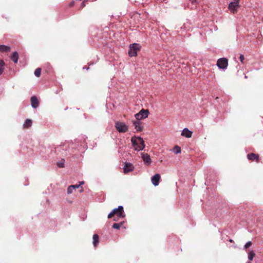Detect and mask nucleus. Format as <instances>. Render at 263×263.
Instances as JSON below:
<instances>
[{
  "label": "nucleus",
  "mask_w": 263,
  "mask_h": 263,
  "mask_svg": "<svg viewBox=\"0 0 263 263\" xmlns=\"http://www.w3.org/2000/svg\"><path fill=\"white\" fill-rule=\"evenodd\" d=\"M0 51L8 52L10 51V48L5 45H0Z\"/></svg>",
  "instance_id": "obj_18"
},
{
  "label": "nucleus",
  "mask_w": 263,
  "mask_h": 263,
  "mask_svg": "<svg viewBox=\"0 0 263 263\" xmlns=\"http://www.w3.org/2000/svg\"><path fill=\"white\" fill-rule=\"evenodd\" d=\"M32 125V121L30 119H27L26 120V121H25L24 124H23V127L24 128H28L29 127H30Z\"/></svg>",
  "instance_id": "obj_15"
},
{
  "label": "nucleus",
  "mask_w": 263,
  "mask_h": 263,
  "mask_svg": "<svg viewBox=\"0 0 263 263\" xmlns=\"http://www.w3.org/2000/svg\"><path fill=\"white\" fill-rule=\"evenodd\" d=\"M255 256V253L254 251H251L248 254V259L250 260H252Z\"/></svg>",
  "instance_id": "obj_19"
},
{
  "label": "nucleus",
  "mask_w": 263,
  "mask_h": 263,
  "mask_svg": "<svg viewBox=\"0 0 263 263\" xmlns=\"http://www.w3.org/2000/svg\"><path fill=\"white\" fill-rule=\"evenodd\" d=\"M31 106L33 108H36L39 106V102L37 98L35 96H33L31 98Z\"/></svg>",
  "instance_id": "obj_13"
},
{
  "label": "nucleus",
  "mask_w": 263,
  "mask_h": 263,
  "mask_svg": "<svg viewBox=\"0 0 263 263\" xmlns=\"http://www.w3.org/2000/svg\"><path fill=\"white\" fill-rule=\"evenodd\" d=\"M217 66L221 69H227L228 66V61L227 59L222 58L218 59L217 62Z\"/></svg>",
  "instance_id": "obj_6"
},
{
  "label": "nucleus",
  "mask_w": 263,
  "mask_h": 263,
  "mask_svg": "<svg viewBox=\"0 0 263 263\" xmlns=\"http://www.w3.org/2000/svg\"><path fill=\"white\" fill-rule=\"evenodd\" d=\"M230 242H232V240L230 239Z\"/></svg>",
  "instance_id": "obj_34"
},
{
  "label": "nucleus",
  "mask_w": 263,
  "mask_h": 263,
  "mask_svg": "<svg viewBox=\"0 0 263 263\" xmlns=\"http://www.w3.org/2000/svg\"><path fill=\"white\" fill-rule=\"evenodd\" d=\"M120 224H121V227L122 226V224H123V222H121L120 223H119Z\"/></svg>",
  "instance_id": "obj_31"
},
{
  "label": "nucleus",
  "mask_w": 263,
  "mask_h": 263,
  "mask_svg": "<svg viewBox=\"0 0 263 263\" xmlns=\"http://www.w3.org/2000/svg\"><path fill=\"white\" fill-rule=\"evenodd\" d=\"M140 49V45L138 44L134 43L129 46L128 54L130 57H134L137 55V52Z\"/></svg>",
  "instance_id": "obj_4"
},
{
  "label": "nucleus",
  "mask_w": 263,
  "mask_h": 263,
  "mask_svg": "<svg viewBox=\"0 0 263 263\" xmlns=\"http://www.w3.org/2000/svg\"><path fill=\"white\" fill-rule=\"evenodd\" d=\"M149 111L147 109H142L138 113L135 115L136 119L139 121L147 118L148 116Z\"/></svg>",
  "instance_id": "obj_7"
},
{
  "label": "nucleus",
  "mask_w": 263,
  "mask_h": 263,
  "mask_svg": "<svg viewBox=\"0 0 263 263\" xmlns=\"http://www.w3.org/2000/svg\"><path fill=\"white\" fill-rule=\"evenodd\" d=\"M99 243V236L97 234H94L93 236V244L94 247H96Z\"/></svg>",
  "instance_id": "obj_14"
},
{
  "label": "nucleus",
  "mask_w": 263,
  "mask_h": 263,
  "mask_svg": "<svg viewBox=\"0 0 263 263\" xmlns=\"http://www.w3.org/2000/svg\"><path fill=\"white\" fill-rule=\"evenodd\" d=\"M246 263H251V262L250 261H247Z\"/></svg>",
  "instance_id": "obj_32"
},
{
  "label": "nucleus",
  "mask_w": 263,
  "mask_h": 263,
  "mask_svg": "<svg viewBox=\"0 0 263 263\" xmlns=\"http://www.w3.org/2000/svg\"><path fill=\"white\" fill-rule=\"evenodd\" d=\"M83 184H84V182H83V181H82V182H81L80 183V184H80V185H81Z\"/></svg>",
  "instance_id": "obj_30"
},
{
  "label": "nucleus",
  "mask_w": 263,
  "mask_h": 263,
  "mask_svg": "<svg viewBox=\"0 0 263 263\" xmlns=\"http://www.w3.org/2000/svg\"><path fill=\"white\" fill-rule=\"evenodd\" d=\"M87 1H88V0H85L83 2H82V4H81V6L82 8H83V7H85V2Z\"/></svg>",
  "instance_id": "obj_29"
},
{
  "label": "nucleus",
  "mask_w": 263,
  "mask_h": 263,
  "mask_svg": "<svg viewBox=\"0 0 263 263\" xmlns=\"http://www.w3.org/2000/svg\"><path fill=\"white\" fill-rule=\"evenodd\" d=\"M131 142L135 151H140L145 147L144 141L140 137H133L131 138Z\"/></svg>",
  "instance_id": "obj_1"
},
{
  "label": "nucleus",
  "mask_w": 263,
  "mask_h": 263,
  "mask_svg": "<svg viewBox=\"0 0 263 263\" xmlns=\"http://www.w3.org/2000/svg\"><path fill=\"white\" fill-rule=\"evenodd\" d=\"M239 6V0H234L229 4L228 8L231 13H235L237 12Z\"/></svg>",
  "instance_id": "obj_5"
},
{
  "label": "nucleus",
  "mask_w": 263,
  "mask_h": 263,
  "mask_svg": "<svg viewBox=\"0 0 263 263\" xmlns=\"http://www.w3.org/2000/svg\"><path fill=\"white\" fill-rule=\"evenodd\" d=\"M112 227L114 229H119L121 227V224H120L119 223H115L112 225Z\"/></svg>",
  "instance_id": "obj_23"
},
{
  "label": "nucleus",
  "mask_w": 263,
  "mask_h": 263,
  "mask_svg": "<svg viewBox=\"0 0 263 263\" xmlns=\"http://www.w3.org/2000/svg\"><path fill=\"white\" fill-rule=\"evenodd\" d=\"M114 215H116L118 218H123L125 216L123 213V207L121 205L118 208L114 209L108 215V218H111Z\"/></svg>",
  "instance_id": "obj_2"
},
{
  "label": "nucleus",
  "mask_w": 263,
  "mask_h": 263,
  "mask_svg": "<svg viewBox=\"0 0 263 263\" xmlns=\"http://www.w3.org/2000/svg\"><path fill=\"white\" fill-rule=\"evenodd\" d=\"M192 132L189 130L187 128H184L181 133V136L183 137H185L186 138H191L192 136Z\"/></svg>",
  "instance_id": "obj_9"
},
{
  "label": "nucleus",
  "mask_w": 263,
  "mask_h": 263,
  "mask_svg": "<svg viewBox=\"0 0 263 263\" xmlns=\"http://www.w3.org/2000/svg\"><path fill=\"white\" fill-rule=\"evenodd\" d=\"M71 186H73V189L76 190L80 187V184H75V185H71Z\"/></svg>",
  "instance_id": "obj_27"
},
{
  "label": "nucleus",
  "mask_w": 263,
  "mask_h": 263,
  "mask_svg": "<svg viewBox=\"0 0 263 263\" xmlns=\"http://www.w3.org/2000/svg\"><path fill=\"white\" fill-rule=\"evenodd\" d=\"M114 220L116 221V220H117V219H116V218H115V219H114Z\"/></svg>",
  "instance_id": "obj_33"
},
{
  "label": "nucleus",
  "mask_w": 263,
  "mask_h": 263,
  "mask_svg": "<svg viewBox=\"0 0 263 263\" xmlns=\"http://www.w3.org/2000/svg\"><path fill=\"white\" fill-rule=\"evenodd\" d=\"M252 245V242L249 241L246 243V244L244 246L245 249H247V248L250 247Z\"/></svg>",
  "instance_id": "obj_24"
},
{
  "label": "nucleus",
  "mask_w": 263,
  "mask_h": 263,
  "mask_svg": "<svg viewBox=\"0 0 263 263\" xmlns=\"http://www.w3.org/2000/svg\"><path fill=\"white\" fill-rule=\"evenodd\" d=\"M175 149H176V154H179L181 152L180 147H179V146H175Z\"/></svg>",
  "instance_id": "obj_25"
},
{
  "label": "nucleus",
  "mask_w": 263,
  "mask_h": 263,
  "mask_svg": "<svg viewBox=\"0 0 263 263\" xmlns=\"http://www.w3.org/2000/svg\"><path fill=\"white\" fill-rule=\"evenodd\" d=\"M160 179V175L159 174H156L153 176L151 178V181L153 185L157 186L159 184V182Z\"/></svg>",
  "instance_id": "obj_10"
},
{
  "label": "nucleus",
  "mask_w": 263,
  "mask_h": 263,
  "mask_svg": "<svg viewBox=\"0 0 263 263\" xmlns=\"http://www.w3.org/2000/svg\"><path fill=\"white\" fill-rule=\"evenodd\" d=\"M239 60L240 61V62L242 63H243V61L245 60V57L243 56V55L242 54H241L239 57Z\"/></svg>",
  "instance_id": "obj_26"
},
{
  "label": "nucleus",
  "mask_w": 263,
  "mask_h": 263,
  "mask_svg": "<svg viewBox=\"0 0 263 263\" xmlns=\"http://www.w3.org/2000/svg\"><path fill=\"white\" fill-rule=\"evenodd\" d=\"M141 157L145 164L149 165L151 164L152 160L149 155L146 153H142Z\"/></svg>",
  "instance_id": "obj_8"
},
{
  "label": "nucleus",
  "mask_w": 263,
  "mask_h": 263,
  "mask_svg": "<svg viewBox=\"0 0 263 263\" xmlns=\"http://www.w3.org/2000/svg\"><path fill=\"white\" fill-rule=\"evenodd\" d=\"M133 123L135 126V128L137 132H141L143 129V126L142 125L141 123L137 120V121H133Z\"/></svg>",
  "instance_id": "obj_11"
},
{
  "label": "nucleus",
  "mask_w": 263,
  "mask_h": 263,
  "mask_svg": "<svg viewBox=\"0 0 263 263\" xmlns=\"http://www.w3.org/2000/svg\"><path fill=\"white\" fill-rule=\"evenodd\" d=\"M57 165L60 167H64V163L63 162H58L57 163Z\"/></svg>",
  "instance_id": "obj_28"
},
{
  "label": "nucleus",
  "mask_w": 263,
  "mask_h": 263,
  "mask_svg": "<svg viewBox=\"0 0 263 263\" xmlns=\"http://www.w3.org/2000/svg\"><path fill=\"white\" fill-rule=\"evenodd\" d=\"M123 169L124 173H127L132 171L134 169V167L131 163H126L124 166Z\"/></svg>",
  "instance_id": "obj_12"
},
{
  "label": "nucleus",
  "mask_w": 263,
  "mask_h": 263,
  "mask_svg": "<svg viewBox=\"0 0 263 263\" xmlns=\"http://www.w3.org/2000/svg\"><path fill=\"white\" fill-rule=\"evenodd\" d=\"M248 158L251 160H254L255 159L258 160V156L253 153L248 155Z\"/></svg>",
  "instance_id": "obj_17"
},
{
  "label": "nucleus",
  "mask_w": 263,
  "mask_h": 263,
  "mask_svg": "<svg viewBox=\"0 0 263 263\" xmlns=\"http://www.w3.org/2000/svg\"><path fill=\"white\" fill-rule=\"evenodd\" d=\"M18 55L17 52H14L11 57V60L14 62L17 63L18 61Z\"/></svg>",
  "instance_id": "obj_16"
},
{
  "label": "nucleus",
  "mask_w": 263,
  "mask_h": 263,
  "mask_svg": "<svg viewBox=\"0 0 263 263\" xmlns=\"http://www.w3.org/2000/svg\"><path fill=\"white\" fill-rule=\"evenodd\" d=\"M115 126L119 133H125L128 130V126L124 122L117 121L115 123Z\"/></svg>",
  "instance_id": "obj_3"
},
{
  "label": "nucleus",
  "mask_w": 263,
  "mask_h": 263,
  "mask_svg": "<svg viewBox=\"0 0 263 263\" xmlns=\"http://www.w3.org/2000/svg\"><path fill=\"white\" fill-rule=\"evenodd\" d=\"M41 73V69L40 68H37L35 69L34 71V75L37 77H40Z\"/></svg>",
  "instance_id": "obj_21"
},
{
  "label": "nucleus",
  "mask_w": 263,
  "mask_h": 263,
  "mask_svg": "<svg viewBox=\"0 0 263 263\" xmlns=\"http://www.w3.org/2000/svg\"><path fill=\"white\" fill-rule=\"evenodd\" d=\"M73 190H74V189H73V186L70 185L67 189V194H70L72 193Z\"/></svg>",
  "instance_id": "obj_22"
},
{
  "label": "nucleus",
  "mask_w": 263,
  "mask_h": 263,
  "mask_svg": "<svg viewBox=\"0 0 263 263\" xmlns=\"http://www.w3.org/2000/svg\"><path fill=\"white\" fill-rule=\"evenodd\" d=\"M4 62L2 60H0V75L2 74L4 71Z\"/></svg>",
  "instance_id": "obj_20"
}]
</instances>
